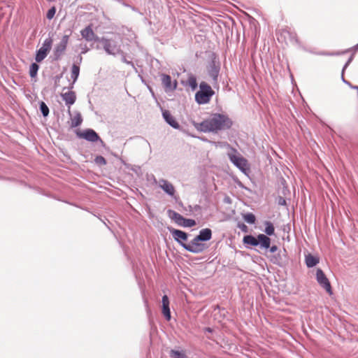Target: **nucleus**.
<instances>
[{"label":"nucleus","mask_w":358,"mask_h":358,"mask_svg":"<svg viewBox=\"0 0 358 358\" xmlns=\"http://www.w3.org/2000/svg\"><path fill=\"white\" fill-rule=\"evenodd\" d=\"M232 120L227 115L223 113H213L210 117L200 123L194 124L195 127L203 132H217L227 130L231 127Z\"/></svg>","instance_id":"nucleus-1"},{"label":"nucleus","mask_w":358,"mask_h":358,"mask_svg":"<svg viewBox=\"0 0 358 358\" xmlns=\"http://www.w3.org/2000/svg\"><path fill=\"white\" fill-rule=\"evenodd\" d=\"M96 48L103 50L108 55L117 56L122 55L121 50V41L118 35H113L110 37L103 36L96 38Z\"/></svg>","instance_id":"nucleus-2"},{"label":"nucleus","mask_w":358,"mask_h":358,"mask_svg":"<svg viewBox=\"0 0 358 358\" xmlns=\"http://www.w3.org/2000/svg\"><path fill=\"white\" fill-rule=\"evenodd\" d=\"M243 242L245 245L259 246V248L265 250H268L271 253H275L278 249L275 245L271 246V238L264 234H259L257 237L250 234L246 235L243 237Z\"/></svg>","instance_id":"nucleus-3"},{"label":"nucleus","mask_w":358,"mask_h":358,"mask_svg":"<svg viewBox=\"0 0 358 358\" xmlns=\"http://www.w3.org/2000/svg\"><path fill=\"white\" fill-rule=\"evenodd\" d=\"M229 150L227 152V156L230 162L236 166L243 173H245L248 170V161L242 157L236 149L228 145Z\"/></svg>","instance_id":"nucleus-4"},{"label":"nucleus","mask_w":358,"mask_h":358,"mask_svg":"<svg viewBox=\"0 0 358 358\" xmlns=\"http://www.w3.org/2000/svg\"><path fill=\"white\" fill-rule=\"evenodd\" d=\"M215 94L211 87L205 82L199 85V90L195 94V101L198 104L208 103Z\"/></svg>","instance_id":"nucleus-5"},{"label":"nucleus","mask_w":358,"mask_h":358,"mask_svg":"<svg viewBox=\"0 0 358 358\" xmlns=\"http://www.w3.org/2000/svg\"><path fill=\"white\" fill-rule=\"evenodd\" d=\"M167 214L169 217L180 227H192L196 225V221L194 220L185 218L180 214L173 210H168Z\"/></svg>","instance_id":"nucleus-6"},{"label":"nucleus","mask_w":358,"mask_h":358,"mask_svg":"<svg viewBox=\"0 0 358 358\" xmlns=\"http://www.w3.org/2000/svg\"><path fill=\"white\" fill-rule=\"evenodd\" d=\"M201 242L198 236H196L189 244H182V248L187 251L194 253L199 254L203 252L207 247L204 243Z\"/></svg>","instance_id":"nucleus-7"},{"label":"nucleus","mask_w":358,"mask_h":358,"mask_svg":"<svg viewBox=\"0 0 358 358\" xmlns=\"http://www.w3.org/2000/svg\"><path fill=\"white\" fill-rule=\"evenodd\" d=\"M77 136L90 142L94 143L99 141L101 145L104 144V142L101 140L98 134L92 129H86L83 131L77 132Z\"/></svg>","instance_id":"nucleus-8"},{"label":"nucleus","mask_w":358,"mask_h":358,"mask_svg":"<svg viewBox=\"0 0 358 358\" xmlns=\"http://www.w3.org/2000/svg\"><path fill=\"white\" fill-rule=\"evenodd\" d=\"M316 280L318 284L325 289L329 294H332L331 286L329 279L321 268H317L316 271Z\"/></svg>","instance_id":"nucleus-9"},{"label":"nucleus","mask_w":358,"mask_h":358,"mask_svg":"<svg viewBox=\"0 0 358 358\" xmlns=\"http://www.w3.org/2000/svg\"><path fill=\"white\" fill-rule=\"evenodd\" d=\"M52 43V40L50 38H46L42 46L37 51L36 55V60L38 62H41L43 59L45 58L48 55V52L50 51Z\"/></svg>","instance_id":"nucleus-10"},{"label":"nucleus","mask_w":358,"mask_h":358,"mask_svg":"<svg viewBox=\"0 0 358 358\" xmlns=\"http://www.w3.org/2000/svg\"><path fill=\"white\" fill-rule=\"evenodd\" d=\"M168 229L175 241L179 243L182 247V244H186L185 242L187 241L188 238V234L186 232L172 227H169Z\"/></svg>","instance_id":"nucleus-11"},{"label":"nucleus","mask_w":358,"mask_h":358,"mask_svg":"<svg viewBox=\"0 0 358 358\" xmlns=\"http://www.w3.org/2000/svg\"><path fill=\"white\" fill-rule=\"evenodd\" d=\"M158 185L168 195L174 196L176 192L175 187L170 182L165 179H160L158 182Z\"/></svg>","instance_id":"nucleus-12"},{"label":"nucleus","mask_w":358,"mask_h":358,"mask_svg":"<svg viewBox=\"0 0 358 358\" xmlns=\"http://www.w3.org/2000/svg\"><path fill=\"white\" fill-rule=\"evenodd\" d=\"M162 113V117L165 122L169 124L171 127H172L174 129H179L180 124L176 120V119L172 116L171 113L167 110H164L162 108H161Z\"/></svg>","instance_id":"nucleus-13"},{"label":"nucleus","mask_w":358,"mask_h":358,"mask_svg":"<svg viewBox=\"0 0 358 358\" xmlns=\"http://www.w3.org/2000/svg\"><path fill=\"white\" fill-rule=\"evenodd\" d=\"M69 35L63 36L59 43L55 46L54 52H55V55L57 58L59 57L66 50V45L69 42Z\"/></svg>","instance_id":"nucleus-14"},{"label":"nucleus","mask_w":358,"mask_h":358,"mask_svg":"<svg viewBox=\"0 0 358 358\" xmlns=\"http://www.w3.org/2000/svg\"><path fill=\"white\" fill-rule=\"evenodd\" d=\"M61 96L62 100L65 102L66 106H68L69 109H70V107L74 104L76 101V92L71 90L61 94Z\"/></svg>","instance_id":"nucleus-15"},{"label":"nucleus","mask_w":358,"mask_h":358,"mask_svg":"<svg viewBox=\"0 0 358 358\" xmlns=\"http://www.w3.org/2000/svg\"><path fill=\"white\" fill-rule=\"evenodd\" d=\"M162 312L166 320L169 321L171 320V311L169 308V299L166 295H164L162 299Z\"/></svg>","instance_id":"nucleus-16"},{"label":"nucleus","mask_w":358,"mask_h":358,"mask_svg":"<svg viewBox=\"0 0 358 358\" xmlns=\"http://www.w3.org/2000/svg\"><path fill=\"white\" fill-rule=\"evenodd\" d=\"M162 82L163 85L166 88V91L174 90L177 87V83L175 82L173 84H172L171 78L169 75L163 74L162 78Z\"/></svg>","instance_id":"nucleus-17"},{"label":"nucleus","mask_w":358,"mask_h":358,"mask_svg":"<svg viewBox=\"0 0 358 358\" xmlns=\"http://www.w3.org/2000/svg\"><path fill=\"white\" fill-rule=\"evenodd\" d=\"M82 36L85 38L87 41H95L97 36H95L92 29L90 26L85 27L84 29L81 31Z\"/></svg>","instance_id":"nucleus-18"},{"label":"nucleus","mask_w":358,"mask_h":358,"mask_svg":"<svg viewBox=\"0 0 358 358\" xmlns=\"http://www.w3.org/2000/svg\"><path fill=\"white\" fill-rule=\"evenodd\" d=\"M197 236L201 241H210L212 238V231L209 228L202 229L199 231V233Z\"/></svg>","instance_id":"nucleus-19"},{"label":"nucleus","mask_w":358,"mask_h":358,"mask_svg":"<svg viewBox=\"0 0 358 358\" xmlns=\"http://www.w3.org/2000/svg\"><path fill=\"white\" fill-rule=\"evenodd\" d=\"M320 262L317 257L313 256L310 254L306 255L305 263L308 268H312L316 266Z\"/></svg>","instance_id":"nucleus-20"},{"label":"nucleus","mask_w":358,"mask_h":358,"mask_svg":"<svg viewBox=\"0 0 358 358\" xmlns=\"http://www.w3.org/2000/svg\"><path fill=\"white\" fill-rule=\"evenodd\" d=\"M264 225L265 229L264 231L266 234L265 235H266L267 236L274 235L275 228L273 224L270 221H265Z\"/></svg>","instance_id":"nucleus-21"},{"label":"nucleus","mask_w":358,"mask_h":358,"mask_svg":"<svg viewBox=\"0 0 358 358\" xmlns=\"http://www.w3.org/2000/svg\"><path fill=\"white\" fill-rule=\"evenodd\" d=\"M80 73V69H72L71 78L72 79V83H70L68 88L71 90L73 88V85L76 82Z\"/></svg>","instance_id":"nucleus-22"},{"label":"nucleus","mask_w":358,"mask_h":358,"mask_svg":"<svg viewBox=\"0 0 358 358\" xmlns=\"http://www.w3.org/2000/svg\"><path fill=\"white\" fill-rule=\"evenodd\" d=\"M169 354L171 358H188L184 351L171 350Z\"/></svg>","instance_id":"nucleus-23"},{"label":"nucleus","mask_w":358,"mask_h":358,"mask_svg":"<svg viewBox=\"0 0 358 358\" xmlns=\"http://www.w3.org/2000/svg\"><path fill=\"white\" fill-rule=\"evenodd\" d=\"M83 118L81 117V115L80 113H77L71 122V127H76L80 126L82 124Z\"/></svg>","instance_id":"nucleus-24"},{"label":"nucleus","mask_w":358,"mask_h":358,"mask_svg":"<svg viewBox=\"0 0 358 358\" xmlns=\"http://www.w3.org/2000/svg\"><path fill=\"white\" fill-rule=\"evenodd\" d=\"M187 84L191 87V89L194 91L197 88V82L196 79L194 76H191L188 78L187 80Z\"/></svg>","instance_id":"nucleus-25"},{"label":"nucleus","mask_w":358,"mask_h":358,"mask_svg":"<svg viewBox=\"0 0 358 358\" xmlns=\"http://www.w3.org/2000/svg\"><path fill=\"white\" fill-rule=\"evenodd\" d=\"M270 261L276 265L281 266L282 265V257L280 253L273 255L270 257Z\"/></svg>","instance_id":"nucleus-26"},{"label":"nucleus","mask_w":358,"mask_h":358,"mask_svg":"<svg viewBox=\"0 0 358 358\" xmlns=\"http://www.w3.org/2000/svg\"><path fill=\"white\" fill-rule=\"evenodd\" d=\"M39 108L43 117H47L49 115V108L45 102L41 101L39 103Z\"/></svg>","instance_id":"nucleus-27"},{"label":"nucleus","mask_w":358,"mask_h":358,"mask_svg":"<svg viewBox=\"0 0 358 358\" xmlns=\"http://www.w3.org/2000/svg\"><path fill=\"white\" fill-rule=\"evenodd\" d=\"M219 70L220 69H210L208 71V75L214 82H217V77L220 73Z\"/></svg>","instance_id":"nucleus-28"},{"label":"nucleus","mask_w":358,"mask_h":358,"mask_svg":"<svg viewBox=\"0 0 358 358\" xmlns=\"http://www.w3.org/2000/svg\"><path fill=\"white\" fill-rule=\"evenodd\" d=\"M244 220L249 224H255L256 217L254 214L248 213L243 215Z\"/></svg>","instance_id":"nucleus-29"},{"label":"nucleus","mask_w":358,"mask_h":358,"mask_svg":"<svg viewBox=\"0 0 358 358\" xmlns=\"http://www.w3.org/2000/svg\"><path fill=\"white\" fill-rule=\"evenodd\" d=\"M94 162L99 166H103L106 164V159L101 155L96 156L95 157Z\"/></svg>","instance_id":"nucleus-30"},{"label":"nucleus","mask_w":358,"mask_h":358,"mask_svg":"<svg viewBox=\"0 0 358 358\" xmlns=\"http://www.w3.org/2000/svg\"><path fill=\"white\" fill-rule=\"evenodd\" d=\"M55 13H56V8H55V7L53 6L48 10L47 15H46L47 18L48 20H52L54 17Z\"/></svg>","instance_id":"nucleus-31"},{"label":"nucleus","mask_w":358,"mask_h":358,"mask_svg":"<svg viewBox=\"0 0 358 358\" xmlns=\"http://www.w3.org/2000/svg\"><path fill=\"white\" fill-rule=\"evenodd\" d=\"M276 202L280 206H286L287 204L285 199L281 196L277 198Z\"/></svg>","instance_id":"nucleus-32"},{"label":"nucleus","mask_w":358,"mask_h":358,"mask_svg":"<svg viewBox=\"0 0 358 358\" xmlns=\"http://www.w3.org/2000/svg\"><path fill=\"white\" fill-rule=\"evenodd\" d=\"M38 69H29V74L31 78L35 77L37 75Z\"/></svg>","instance_id":"nucleus-33"},{"label":"nucleus","mask_w":358,"mask_h":358,"mask_svg":"<svg viewBox=\"0 0 358 358\" xmlns=\"http://www.w3.org/2000/svg\"><path fill=\"white\" fill-rule=\"evenodd\" d=\"M178 205L181 206L185 211L189 210V213L192 212V207L191 206H189L188 208H187L186 207H184L183 203L181 201L178 203Z\"/></svg>","instance_id":"nucleus-34"},{"label":"nucleus","mask_w":358,"mask_h":358,"mask_svg":"<svg viewBox=\"0 0 358 358\" xmlns=\"http://www.w3.org/2000/svg\"><path fill=\"white\" fill-rule=\"evenodd\" d=\"M178 205L181 206L185 211L189 210V213L192 212V207L191 206H189L188 208H187L186 207H184L183 203L181 201L178 203Z\"/></svg>","instance_id":"nucleus-35"},{"label":"nucleus","mask_w":358,"mask_h":358,"mask_svg":"<svg viewBox=\"0 0 358 358\" xmlns=\"http://www.w3.org/2000/svg\"><path fill=\"white\" fill-rule=\"evenodd\" d=\"M238 227L243 231H245V232H247L248 231V227L244 224H238Z\"/></svg>","instance_id":"nucleus-36"},{"label":"nucleus","mask_w":358,"mask_h":358,"mask_svg":"<svg viewBox=\"0 0 358 358\" xmlns=\"http://www.w3.org/2000/svg\"><path fill=\"white\" fill-rule=\"evenodd\" d=\"M129 39L130 41L136 38V36H135V34L134 32H131V31H129Z\"/></svg>","instance_id":"nucleus-37"},{"label":"nucleus","mask_w":358,"mask_h":358,"mask_svg":"<svg viewBox=\"0 0 358 358\" xmlns=\"http://www.w3.org/2000/svg\"><path fill=\"white\" fill-rule=\"evenodd\" d=\"M352 55H351L350 57V58L348 59V60L347 61V62L345 64V65L343 66L344 68H346L348 67V66L350 64V62L352 61Z\"/></svg>","instance_id":"nucleus-38"},{"label":"nucleus","mask_w":358,"mask_h":358,"mask_svg":"<svg viewBox=\"0 0 358 358\" xmlns=\"http://www.w3.org/2000/svg\"><path fill=\"white\" fill-rule=\"evenodd\" d=\"M135 70H136V72L138 73V76L141 78V81H142L143 83H145V80L143 79V76L141 75V72H139V71H138V69H135Z\"/></svg>","instance_id":"nucleus-39"},{"label":"nucleus","mask_w":358,"mask_h":358,"mask_svg":"<svg viewBox=\"0 0 358 358\" xmlns=\"http://www.w3.org/2000/svg\"><path fill=\"white\" fill-rule=\"evenodd\" d=\"M204 331L205 332H208V333H212L213 332V329H211L210 327H206L204 329Z\"/></svg>","instance_id":"nucleus-40"},{"label":"nucleus","mask_w":358,"mask_h":358,"mask_svg":"<svg viewBox=\"0 0 358 358\" xmlns=\"http://www.w3.org/2000/svg\"><path fill=\"white\" fill-rule=\"evenodd\" d=\"M29 67L34 68V67H38V64L36 63H32Z\"/></svg>","instance_id":"nucleus-41"},{"label":"nucleus","mask_w":358,"mask_h":358,"mask_svg":"<svg viewBox=\"0 0 358 358\" xmlns=\"http://www.w3.org/2000/svg\"><path fill=\"white\" fill-rule=\"evenodd\" d=\"M200 208H201V207L199 205H195L194 207V209L195 210H199Z\"/></svg>","instance_id":"nucleus-42"},{"label":"nucleus","mask_w":358,"mask_h":358,"mask_svg":"<svg viewBox=\"0 0 358 358\" xmlns=\"http://www.w3.org/2000/svg\"><path fill=\"white\" fill-rule=\"evenodd\" d=\"M328 127H329V129L331 130V131L334 132V131L332 129V128H331V127H329V126H328Z\"/></svg>","instance_id":"nucleus-43"},{"label":"nucleus","mask_w":358,"mask_h":358,"mask_svg":"<svg viewBox=\"0 0 358 358\" xmlns=\"http://www.w3.org/2000/svg\"><path fill=\"white\" fill-rule=\"evenodd\" d=\"M357 47H358V43H357Z\"/></svg>","instance_id":"nucleus-44"}]
</instances>
